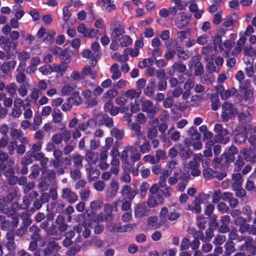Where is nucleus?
Instances as JSON below:
<instances>
[{"instance_id": "1", "label": "nucleus", "mask_w": 256, "mask_h": 256, "mask_svg": "<svg viewBox=\"0 0 256 256\" xmlns=\"http://www.w3.org/2000/svg\"><path fill=\"white\" fill-rule=\"evenodd\" d=\"M0 44L2 45V49L6 52L8 58L11 56H14L18 52L16 49L18 42L10 40V38L7 36H0Z\"/></svg>"}, {"instance_id": "2", "label": "nucleus", "mask_w": 256, "mask_h": 256, "mask_svg": "<svg viewBox=\"0 0 256 256\" xmlns=\"http://www.w3.org/2000/svg\"><path fill=\"white\" fill-rule=\"evenodd\" d=\"M214 132L216 134L214 136V140L216 142L226 144L229 141L228 130L224 128L220 124H216L214 128Z\"/></svg>"}, {"instance_id": "3", "label": "nucleus", "mask_w": 256, "mask_h": 256, "mask_svg": "<svg viewBox=\"0 0 256 256\" xmlns=\"http://www.w3.org/2000/svg\"><path fill=\"white\" fill-rule=\"evenodd\" d=\"M250 82L248 80L243 83L240 84L239 92L240 94L243 97L244 100L249 102H251L254 100L253 92L250 88Z\"/></svg>"}, {"instance_id": "4", "label": "nucleus", "mask_w": 256, "mask_h": 256, "mask_svg": "<svg viewBox=\"0 0 256 256\" xmlns=\"http://www.w3.org/2000/svg\"><path fill=\"white\" fill-rule=\"evenodd\" d=\"M242 112L238 114L239 122L242 124H246L252 120V114L254 113V107L252 106H246L242 104Z\"/></svg>"}, {"instance_id": "5", "label": "nucleus", "mask_w": 256, "mask_h": 256, "mask_svg": "<svg viewBox=\"0 0 256 256\" xmlns=\"http://www.w3.org/2000/svg\"><path fill=\"white\" fill-rule=\"evenodd\" d=\"M244 160L241 156H238V160L234 162V172H237L240 176L246 174L251 170L252 166L250 164L245 166Z\"/></svg>"}, {"instance_id": "6", "label": "nucleus", "mask_w": 256, "mask_h": 256, "mask_svg": "<svg viewBox=\"0 0 256 256\" xmlns=\"http://www.w3.org/2000/svg\"><path fill=\"white\" fill-rule=\"evenodd\" d=\"M142 110L146 114L148 117L153 118L158 111V108L157 105H154L151 100H146L142 102Z\"/></svg>"}, {"instance_id": "7", "label": "nucleus", "mask_w": 256, "mask_h": 256, "mask_svg": "<svg viewBox=\"0 0 256 256\" xmlns=\"http://www.w3.org/2000/svg\"><path fill=\"white\" fill-rule=\"evenodd\" d=\"M110 26L111 39L120 40L125 33L124 26L120 22L115 21L111 23Z\"/></svg>"}, {"instance_id": "8", "label": "nucleus", "mask_w": 256, "mask_h": 256, "mask_svg": "<svg viewBox=\"0 0 256 256\" xmlns=\"http://www.w3.org/2000/svg\"><path fill=\"white\" fill-rule=\"evenodd\" d=\"M60 250V246L55 242H50L48 248L44 250L38 249L34 254V256H50L54 252H58Z\"/></svg>"}, {"instance_id": "9", "label": "nucleus", "mask_w": 256, "mask_h": 256, "mask_svg": "<svg viewBox=\"0 0 256 256\" xmlns=\"http://www.w3.org/2000/svg\"><path fill=\"white\" fill-rule=\"evenodd\" d=\"M242 158L251 164L256 162V150H254L252 148L249 147L243 148L240 152Z\"/></svg>"}, {"instance_id": "10", "label": "nucleus", "mask_w": 256, "mask_h": 256, "mask_svg": "<svg viewBox=\"0 0 256 256\" xmlns=\"http://www.w3.org/2000/svg\"><path fill=\"white\" fill-rule=\"evenodd\" d=\"M30 232H32L31 238L32 241L30 242L28 250L30 251H34L38 246L37 242L40 240V236L38 233L39 229L36 226H32L30 228Z\"/></svg>"}, {"instance_id": "11", "label": "nucleus", "mask_w": 256, "mask_h": 256, "mask_svg": "<svg viewBox=\"0 0 256 256\" xmlns=\"http://www.w3.org/2000/svg\"><path fill=\"white\" fill-rule=\"evenodd\" d=\"M134 150V148L133 146H128L125 150L121 152L120 158L123 162V167L125 170L126 168L130 170V168H132L131 164L128 162V158L130 152H132Z\"/></svg>"}, {"instance_id": "12", "label": "nucleus", "mask_w": 256, "mask_h": 256, "mask_svg": "<svg viewBox=\"0 0 256 256\" xmlns=\"http://www.w3.org/2000/svg\"><path fill=\"white\" fill-rule=\"evenodd\" d=\"M77 30L79 33L82 34L84 36L88 38L95 37L98 32V30H97L86 28V25L84 24H80L77 28Z\"/></svg>"}, {"instance_id": "13", "label": "nucleus", "mask_w": 256, "mask_h": 256, "mask_svg": "<svg viewBox=\"0 0 256 256\" xmlns=\"http://www.w3.org/2000/svg\"><path fill=\"white\" fill-rule=\"evenodd\" d=\"M201 56L200 54L196 55L194 58V74L196 76L202 75L204 72V68L202 64L200 62Z\"/></svg>"}, {"instance_id": "14", "label": "nucleus", "mask_w": 256, "mask_h": 256, "mask_svg": "<svg viewBox=\"0 0 256 256\" xmlns=\"http://www.w3.org/2000/svg\"><path fill=\"white\" fill-rule=\"evenodd\" d=\"M34 159L36 160L40 161V165L41 166V171L42 174L47 172V164L48 161V158L44 156L42 152L36 153Z\"/></svg>"}, {"instance_id": "15", "label": "nucleus", "mask_w": 256, "mask_h": 256, "mask_svg": "<svg viewBox=\"0 0 256 256\" xmlns=\"http://www.w3.org/2000/svg\"><path fill=\"white\" fill-rule=\"evenodd\" d=\"M98 118V124L100 125H104L108 128L114 126L112 118L106 114H100L96 116Z\"/></svg>"}, {"instance_id": "16", "label": "nucleus", "mask_w": 256, "mask_h": 256, "mask_svg": "<svg viewBox=\"0 0 256 256\" xmlns=\"http://www.w3.org/2000/svg\"><path fill=\"white\" fill-rule=\"evenodd\" d=\"M190 20V17L182 13L180 18H177L175 19V26L178 28L182 29L189 23Z\"/></svg>"}, {"instance_id": "17", "label": "nucleus", "mask_w": 256, "mask_h": 256, "mask_svg": "<svg viewBox=\"0 0 256 256\" xmlns=\"http://www.w3.org/2000/svg\"><path fill=\"white\" fill-rule=\"evenodd\" d=\"M234 142L239 144H242L246 142L248 136L246 132H244L240 128H237L235 131Z\"/></svg>"}, {"instance_id": "18", "label": "nucleus", "mask_w": 256, "mask_h": 256, "mask_svg": "<svg viewBox=\"0 0 256 256\" xmlns=\"http://www.w3.org/2000/svg\"><path fill=\"white\" fill-rule=\"evenodd\" d=\"M178 147L179 148V156L184 160L190 158L193 154V152L189 148L186 149L180 144H178Z\"/></svg>"}, {"instance_id": "19", "label": "nucleus", "mask_w": 256, "mask_h": 256, "mask_svg": "<svg viewBox=\"0 0 256 256\" xmlns=\"http://www.w3.org/2000/svg\"><path fill=\"white\" fill-rule=\"evenodd\" d=\"M242 212L243 214L247 215L248 217L245 220L241 217L237 218L235 220V222L236 224H240L241 223H244L246 222H249L250 221L251 217L250 215L252 213L250 208L248 206H244L242 208Z\"/></svg>"}, {"instance_id": "20", "label": "nucleus", "mask_w": 256, "mask_h": 256, "mask_svg": "<svg viewBox=\"0 0 256 256\" xmlns=\"http://www.w3.org/2000/svg\"><path fill=\"white\" fill-rule=\"evenodd\" d=\"M62 196L70 203L75 202L78 199L77 195L68 188H64L63 190Z\"/></svg>"}, {"instance_id": "21", "label": "nucleus", "mask_w": 256, "mask_h": 256, "mask_svg": "<svg viewBox=\"0 0 256 256\" xmlns=\"http://www.w3.org/2000/svg\"><path fill=\"white\" fill-rule=\"evenodd\" d=\"M68 66V64L64 63H61L60 64H53L52 65H48V67L50 68L51 71L59 72L61 76H62L66 72Z\"/></svg>"}, {"instance_id": "22", "label": "nucleus", "mask_w": 256, "mask_h": 256, "mask_svg": "<svg viewBox=\"0 0 256 256\" xmlns=\"http://www.w3.org/2000/svg\"><path fill=\"white\" fill-rule=\"evenodd\" d=\"M148 214V210L145 204H137L135 210V216L137 218H140Z\"/></svg>"}, {"instance_id": "23", "label": "nucleus", "mask_w": 256, "mask_h": 256, "mask_svg": "<svg viewBox=\"0 0 256 256\" xmlns=\"http://www.w3.org/2000/svg\"><path fill=\"white\" fill-rule=\"evenodd\" d=\"M163 202V198L161 196L158 195L156 196H152L148 201V204L150 207H154L161 204Z\"/></svg>"}, {"instance_id": "24", "label": "nucleus", "mask_w": 256, "mask_h": 256, "mask_svg": "<svg viewBox=\"0 0 256 256\" xmlns=\"http://www.w3.org/2000/svg\"><path fill=\"white\" fill-rule=\"evenodd\" d=\"M122 194L126 198L132 200L136 195V191L132 190L128 186H125L122 190Z\"/></svg>"}, {"instance_id": "25", "label": "nucleus", "mask_w": 256, "mask_h": 256, "mask_svg": "<svg viewBox=\"0 0 256 256\" xmlns=\"http://www.w3.org/2000/svg\"><path fill=\"white\" fill-rule=\"evenodd\" d=\"M110 72L112 74V78L114 80L119 78L122 73L119 70V65L118 64H114L110 68Z\"/></svg>"}, {"instance_id": "26", "label": "nucleus", "mask_w": 256, "mask_h": 256, "mask_svg": "<svg viewBox=\"0 0 256 256\" xmlns=\"http://www.w3.org/2000/svg\"><path fill=\"white\" fill-rule=\"evenodd\" d=\"M156 84L154 80H151L144 90V94L148 98H152L154 94Z\"/></svg>"}, {"instance_id": "27", "label": "nucleus", "mask_w": 256, "mask_h": 256, "mask_svg": "<svg viewBox=\"0 0 256 256\" xmlns=\"http://www.w3.org/2000/svg\"><path fill=\"white\" fill-rule=\"evenodd\" d=\"M104 109L106 112H109L112 116L116 115L119 112V108L114 106L111 102H106L104 106Z\"/></svg>"}, {"instance_id": "28", "label": "nucleus", "mask_w": 256, "mask_h": 256, "mask_svg": "<svg viewBox=\"0 0 256 256\" xmlns=\"http://www.w3.org/2000/svg\"><path fill=\"white\" fill-rule=\"evenodd\" d=\"M222 109L223 112H228L229 114L234 115L236 112V110L232 104L226 102L222 106Z\"/></svg>"}, {"instance_id": "29", "label": "nucleus", "mask_w": 256, "mask_h": 256, "mask_svg": "<svg viewBox=\"0 0 256 256\" xmlns=\"http://www.w3.org/2000/svg\"><path fill=\"white\" fill-rule=\"evenodd\" d=\"M189 10L192 12H194V16L196 18H201L202 14H203L204 11L202 10H199L197 4L192 2L189 6Z\"/></svg>"}, {"instance_id": "30", "label": "nucleus", "mask_w": 256, "mask_h": 256, "mask_svg": "<svg viewBox=\"0 0 256 256\" xmlns=\"http://www.w3.org/2000/svg\"><path fill=\"white\" fill-rule=\"evenodd\" d=\"M72 160L76 168H80L82 167V161L84 157L78 154H75L72 156Z\"/></svg>"}, {"instance_id": "31", "label": "nucleus", "mask_w": 256, "mask_h": 256, "mask_svg": "<svg viewBox=\"0 0 256 256\" xmlns=\"http://www.w3.org/2000/svg\"><path fill=\"white\" fill-rule=\"evenodd\" d=\"M172 68L174 72H176L178 73H184L186 70V66L181 62H174Z\"/></svg>"}, {"instance_id": "32", "label": "nucleus", "mask_w": 256, "mask_h": 256, "mask_svg": "<svg viewBox=\"0 0 256 256\" xmlns=\"http://www.w3.org/2000/svg\"><path fill=\"white\" fill-rule=\"evenodd\" d=\"M188 134L189 136L194 140H198L200 139L201 135L194 126H191L188 130Z\"/></svg>"}, {"instance_id": "33", "label": "nucleus", "mask_w": 256, "mask_h": 256, "mask_svg": "<svg viewBox=\"0 0 256 256\" xmlns=\"http://www.w3.org/2000/svg\"><path fill=\"white\" fill-rule=\"evenodd\" d=\"M174 127L171 128L168 132V135L171 140L176 142L180 138V134L178 131L174 130Z\"/></svg>"}, {"instance_id": "34", "label": "nucleus", "mask_w": 256, "mask_h": 256, "mask_svg": "<svg viewBox=\"0 0 256 256\" xmlns=\"http://www.w3.org/2000/svg\"><path fill=\"white\" fill-rule=\"evenodd\" d=\"M200 200L196 199L192 203V205H188L187 210H192L196 213H199L201 211L200 206Z\"/></svg>"}, {"instance_id": "35", "label": "nucleus", "mask_w": 256, "mask_h": 256, "mask_svg": "<svg viewBox=\"0 0 256 256\" xmlns=\"http://www.w3.org/2000/svg\"><path fill=\"white\" fill-rule=\"evenodd\" d=\"M88 227L94 229L96 234H99L102 232V226H100L96 220H91L90 223L88 221Z\"/></svg>"}, {"instance_id": "36", "label": "nucleus", "mask_w": 256, "mask_h": 256, "mask_svg": "<svg viewBox=\"0 0 256 256\" xmlns=\"http://www.w3.org/2000/svg\"><path fill=\"white\" fill-rule=\"evenodd\" d=\"M236 91L234 88H232L228 90H222L220 92V97L222 100H226L230 96L234 95Z\"/></svg>"}, {"instance_id": "37", "label": "nucleus", "mask_w": 256, "mask_h": 256, "mask_svg": "<svg viewBox=\"0 0 256 256\" xmlns=\"http://www.w3.org/2000/svg\"><path fill=\"white\" fill-rule=\"evenodd\" d=\"M52 122L54 123L60 122L63 118V116L60 110L54 109L52 114Z\"/></svg>"}, {"instance_id": "38", "label": "nucleus", "mask_w": 256, "mask_h": 256, "mask_svg": "<svg viewBox=\"0 0 256 256\" xmlns=\"http://www.w3.org/2000/svg\"><path fill=\"white\" fill-rule=\"evenodd\" d=\"M2 174H4L5 176H12L13 174L12 168L7 166L3 163L0 164V176Z\"/></svg>"}, {"instance_id": "39", "label": "nucleus", "mask_w": 256, "mask_h": 256, "mask_svg": "<svg viewBox=\"0 0 256 256\" xmlns=\"http://www.w3.org/2000/svg\"><path fill=\"white\" fill-rule=\"evenodd\" d=\"M119 226H120V223L110 222L106 226V230L110 232H119Z\"/></svg>"}, {"instance_id": "40", "label": "nucleus", "mask_w": 256, "mask_h": 256, "mask_svg": "<svg viewBox=\"0 0 256 256\" xmlns=\"http://www.w3.org/2000/svg\"><path fill=\"white\" fill-rule=\"evenodd\" d=\"M82 55L85 58H91L92 62V65L94 66L96 64V56L92 55V52L88 49L84 50L82 52Z\"/></svg>"}, {"instance_id": "41", "label": "nucleus", "mask_w": 256, "mask_h": 256, "mask_svg": "<svg viewBox=\"0 0 256 256\" xmlns=\"http://www.w3.org/2000/svg\"><path fill=\"white\" fill-rule=\"evenodd\" d=\"M244 54L245 56L254 57L256 56V49L252 46H246L243 48Z\"/></svg>"}, {"instance_id": "42", "label": "nucleus", "mask_w": 256, "mask_h": 256, "mask_svg": "<svg viewBox=\"0 0 256 256\" xmlns=\"http://www.w3.org/2000/svg\"><path fill=\"white\" fill-rule=\"evenodd\" d=\"M110 132L111 135L118 140L122 139L124 136V131L122 130L114 128L111 130Z\"/></svg>"}, {"instance_id": "43", "label": "nucleus", "mask_w": 256, "mask_h": 256, "mask_svg": "<svg viewBox=\"0 0 256 256\" xmlns=\"http://www.w3.org/2000/svg\"><path fill=\"white\" fill-rule=\"evenodd\" d=\"M118 40L120 42V45L123 47L128 46L132 42L131 38L126 35H123Z\"/></svg>"}, {"instance_id": "44", "label": "nucleus", "mask_w": 256, "mask_h": 256, "mask_svg": "<svg viewBox=\"0 0 256 256\" xmlns=\"http://www.w3.org/2000/svg\"><path fill=\"white\" fill-rule=\"evenodd\" d=\"M176 52H177L178 57L180 60H186L190 57L188 52L186 51L181 50L180 46L176 48Z\"/></svg>"}, {"instance_id": "45", "label": "nucleus", "mask_w": 256, "mask_h": 256, "mask_svg": "<svg viewBox=\"0 0 256 256\" xmlns=\"http://www.w3.org/2000/svg\"><path fill=\"white\" fill-rule=\"evenodd\" d=\"M130 128L134 132V134L136 137L138 138L142 136V132L140 124L138 122H134L132 124Z\"/></svg>"}, {"instance_id": "46", "label": "nucleus", "mask_w": 256, "mask_h": 256, "mask_svg": "<svg viewBox=\"0 0 256 256\" xmlns=\"http://www.w3.org/2000/svg\"><path fill=\"white\" fill-rule=\"evenodd\" d=\"M118 185L116 182H112L110 188L107 190L108 195L110 196H114L118 190Z\"/></svg>"}, {"instance_id": "47", "label": "nucleus", "mask_w": 256, "mask_h": 256, "mask_svg": "<svg viewBox=\"0 0 256 256\" xmlns=\"http://www.w3.org/2000/svg\"><path fill=\"white\" fill-rule=\"evenodd\" d=\"M222 37L220 35L218 34L216 36L213 40V43L214 44V49L216 50L218 47L220 50V51H222L223 50L222 45Z\"/></svg>"}, {"instance_id": "48", "label": "nucleus", "mask_w": 256, "mask_h": 256, "mask_svg": "<svg viewBox=\"0 0 256 256\" xmlns=\"http://www.w3.org/2000/svg\"><path fill=\"white\" fill-rule=\"evenodd\" d=\"M158 132L156 128L154 127H151L148 128L146 132V136L149 140H152L158 136Z\"/></svg>"}, {"instance_id": "49", "label": "nucleus", "mask_w": 256, "mask_h": 256, "mask_svg": "<svg viewBox=\"0 0 256 256\" xmlns=\"http://www.w3.org/2000/svg\"><path fill=\"white\" fill-rule=\"evenodd\" d=\"M176 164L177 163L176 161L173 160L169 162L166 165V168L168 169L166 170L164 172L163 174L166 176L170 175L172 174V169L175 167Z\"/></svg>"}, {"instance_id": "50", "label": "nucleus", "mask_w": 256, "mask_h": 256, "mask_svg": "<svg viewBox=\"0 0 256 256\" xmlns=\"http://www.w3.org/2000/svg\"><path fill=\"white\" fill-rule=\"evenodd\" d=\"M42 122V118L39 116H35L34 118V126L31 127L30 129L33 130H37L40 126Z\"/></svg>"}, {"instance_id": "51", "label": "nucleus", "mask_w": 256, "mask_h": 256, "mask_svg": "<svg viewBox=\"0 0 256 256\" xmlns=\"http://www.w3.org/2000/svg\"><path fill=\"white\" fill-rule=\"evenodd\" d=\"M203 158V155L201 153H198L194 154L193 160L190 161V164L192 167H194L195 166H199L198 161L201 160Z\"/></svg>"}, {"instance_id": "52", "label": "nucleus", "mask_w": 256, "mask_h": 256, "mask_svg": "<svg viewBox=\"0 0 256 256\" xmlns=\"http://www.w3.org/2000/svg\"><path fill=\"white\" fill-rule=\"evenodd\" d=\"M17 86L14 83L10 84L6 86V91L11 96H13L16 94Z\"/></svg>"}, {"instance_id": "53", "label": "nucleus", "mask_w": 256, "mask_h": 256, "mask_svg": "<svg viewBox=\"0 0 256 256\" xmlns=\"http://www.w3.org/2000/svg\"><path fill=\"white\" fill-rule=\"evenodd\" d=\"M141 91L136 92L134 90H129L126 92L124 96L127 98L132 99L135 97L138 98L141 94Z\"/></svg>"}, {"instance_id": "54", "label": "nucleus", "mask_w": 256, "mask_h": 256, "mask_svg": "<svg viewBox=\"0 0 256 256\" xmlns=\"http://www.w3.org/2000/svg\"><path fill=\"white\" fill-rule=\"evenodd\" d=\"M62 138L64 142H67L71 138V132H70L66 128H62L61 133Z\"/></svg>"}, {"instance_id": "55", "label": "nucleus", "mask_w": 256, "mask_h": 256, "mask_svg": "<svg viewBox=\"0 0 256 256\" xmlns=\"http://www.w3.org/2000/svg\"><path fill=\"white\" fill-rule=\"evenodd\" d=\"M74 98H68V102L64 103L62 104V110L64 112H66L70 110L72 108V105H74Z\"/></svg>"}, {"instance_id": "56", "label": "nucleus", "mask_w": 256, "mask_h": 256, "mask_svg": "<svg viewBox=\"0 0 256 256\" xmlns=\"http://www.w3.org/2000/svg\"><path fill=\"white\" fill-rule=\"evenodd\" d=\"M151 146L150 142L146 141L140 146V151L142 154H145L148 152Z\"/></svg>"}, {"instance_id": "57", "label": "nucleus", "mask_w": 256, "mask_h": 256, "mask_svg": "<svg viewBox=\"0 0 256 256\" xmlns=\"http://www.w3.org/2000/svg\"><path fill=\"white\" fill-rule=\"evenodd\" d=\"M60 58L62 60V63L66 64L70 60V55L65 50H64L63 52L60 54Z\"/></svg>"}, {"instance_id": "58", "label": "nucleus", "mask_w": 256, "mask_h": 256, "mask_svg": "<svg viewBox=\"0 0 256 256\" xmlns=\"http://www.w3.org/2000/svg\"><path fill=\"white\" fill-rule=\"evenodd\" d=\"M102 205V202L100 200H96L90 202L91 213L100 208Z\"/></svg>"}, {"instance_id": "59", "label": "nucleus", "mask_w": 256, "mask_h": 256, "mask_svg": "<svg viewBox=\"0 0 256 256\" xmlns=\"http://www.w3.org/2000/svg\"><path fill=\"white\" fill-rule=\"evenodd\" d=\"M10 134L12 139H18L22 136V132L19 129H12L11 130Z\"/></svg>"}, {"instance_id": "60", "label": "nucleus", "mask_w": 256, "mask_h": 256, "mask_svg": "<svg viewBox=\"0 0 256 256\" xmlns=\"http://www.w3.org/2000/svg\"><path fill=\"white\" fill-rule=\"evenodd\" d=\"M154 158L157 159V162L158 163L160 159H166V152L160 149H158L156 152V155Z\"/></svg>"}, {"instance_id": "61", "label": "nucleus", "mask_w": 256, "mask_h": 256, "mask_svg": "<svg viewBox=\"0 0 256 256\" xmlns=\"http://www.w3.org/2000/svg\"><path fill=\"white\" fill-rule=\"evenodd\" d=\"M135 226L136 224H128L124 226H121L120 224L119 232H128L133 229Z\"/></svg>"}, {"instance_id": "62", "label": "nucleus", "mask_w": 256, "mask_h": 256, "mask_svg": "<svg viewBox=\"0 0 256 256\" xmlns=\"http://www.w3.org/2000/svg\"><path fill=\"white\" fill-rule=\"evenodd\" d=\"M74 90V86L70 84L64 85L61 90L62 94L63 95H68Z\"/></svg>"}, {"instance_id": "63", "label": "nucleus", "mask_w": 256, "mask_h": 256, "mask_svg": "<svg viewBox=\"0 0 256 256\" xmlns=\"http://www.w3.org/2000/svg\"><path fill=\"white\" fill-rule=\"evenodd\" d=\"M222 158L223 160L224 164H227L228 163L233 162L234 160V156H230L228 153H224L222 156Z\"/></svg>"}, {"instance_id": "64", "label": "nucleus", "mask_w": 256, "mask_h": 256, "mask_svg": "<svg viewBox=\"0 0 256 256\" xmlns=\"http://www.w3.org/2000/svg\"><path fill=\"white\" fill-rule=\"evenodd\" d=\"M186 182L187 180L186 177H179L178 189L180 192H183L184 190Z\"/></svg>"}]
</instances>
